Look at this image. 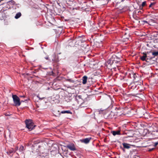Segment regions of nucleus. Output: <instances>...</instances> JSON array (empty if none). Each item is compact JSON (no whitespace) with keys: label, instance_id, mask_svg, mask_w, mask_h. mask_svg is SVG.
<instances>
[{"label":"nucleus","instance_id":"412c9836","mask_svg":"<svg viewBox=\"0 0 158 158\" xmlns=\"http://www.w3.org/2000/svg\"><path fill=\"white\" fill-rule=\"evenodd\" d=\"M66 81L71 83H74L75 82L74 80L72 79H66Z\"/></svg>","mask_w":158,"mask_h":158},{"label":"nucleus","instance_id":"ddd939ff","mask_svg":"<svg viewBox=\"0 0 158 158\" xmlns=\"http://www.w3.org/2000/svg\"><path fill=\"white\" fill-rule=\"evenodd\" d=\"M61 114V112H60L58 110L54 112V114L56 117H60Z\"/></svg>","mask_w":158,"mask_h":158},{"label":"nucleus","instance_id":"7ed1b4c3","mask_svg":"<svg viewBox=\"0 0 158 158\" xmlns=\"http://www.w3.org/2000/svg\"><path fill=\"white\" fill-rule=\"evenodd\" d=\"M118 57L115 55H112L107 61V63L110 65H112V64L116 60Z\"/></svg>","mask_w":158,"mask_h":158},{"label":"nucleus","instance_id":"b1692460","mask_svg":"<svg viewBox=\"0 0 158 158\" xmlns=\"http://www.w3.org/2000/svg\"><path fill=\"white\" fill-rule=\"evenodd\" d=\"M146 1H144V2H142V6L143 7L144 6H145V5H146Z\"/></svg>","mask_w":158,"mask_h":158},{"label":"nucleus","instance_id":"bb28decb","mask_svg":"<svg viewBox=\"0 0 158 158\" xmlns=\"http://www.w3.org/2000/svg\"><path fill=\"white\" fill-rule=\"evenodd\" d=\"M154 149V148H151V149H149L148 150V151L149 152H151V151H152Z\"/></svg>","mask_w":158,"mask_h":158},{"label":"nucleus","instance_id":"473e14b6","mask_svg":"<svg viewBox=\"0 0 158 158\" xmlns=\"http://www.w3.org/2000/svg\"><path fill=\"white\" fill-rule=\"evenodd\" d=\"M39 99H41V100H42L43 99V98H41V99L40 98H39Z\"/></svg>","mask_w":158,"mask_h":158},{"label":"nucleus","instance_id":"f8f14e48","mask_svg":"<svg viewBox=\"0 0 158 158\" xmlns=\"http://www.w3.org/2000/svg\"><path fill=\"white\" fill-rule=\"evenodd\" d=\"M104 117L105 118H111L112 115H111L110 113V112H107V113L105 114H104Z\"/></svg>","mask_w":158,"mask_h":158},{"label":"nucleus","instance_id":"393cba45","mask_svg":"<svg viewBox=\"0 0 158 158\" xmlns=\"http://www.w3.org/2000/svg\"><path fill=\"white\" fill-rule=\"evenodd\" d=\"M155 3H154V2L152 3H151L150 5H149V7H151V6H152L153 5H155Z\"/></svg>","mask_w":158,"mask_h":158},{"label":"nucleus","instance_id":"6ab92c4d","mask_svg":"<svg viewBox=\"0 0 158 158\" xmlns=\"http://www.w3.org/2000/svg\"><path fill=\"white\" fill-rule=\"evenodd\" d=\"M61 114H65V113H67V114H72V112L70 111L69 110H64V111H62L61 112Z\"/></svg>","mask_w":158,"mask_h":158},{"label":"nucleus","instance_id":"dca6fc26","mask_svg":"<svg viewBox=\"0 0 158 158\" xmlns=\"http://www.w3.org/2000/svg\"><path fill=\"white\" fill-rule=\"evenodd\" d=\"M152 56L154 58L156 56H158V51H154V52H152Z\"/></svg>","mask_w":158,"mask_h":158},{"label":"nucleus","instance_id":"f3484780","mask_svg":"<svg viewBox=\"0 0 158 158\" xmlns=\"http://www.w3.org/2000/svg\"><path fill=\"white\" fill-rule=\"evenodd\" d=\"M21 16V13L20 12H19L17 13L16 14L15 16V19H18V18H19Z\"/></svg>","mask_w":158,"mask_h":158},{"label":"nucleus","instance_id":"f257e3e1","mask_svg":"<svg viewBox=\"0 0 158 158\" xmlns=\"http://www.w3.org/2000/svg\"><path fill=\"white\" fill-rule=\"evenodd\" d=\"M26 127L29 131L34 129L36 126L34 124L32 120L30 119H26L25 121Z\"/></svg>","mask_w":158,"mask_h":158},{"label":"nucleus","instance_id":"20e7f679","mask_svg":"<svg viewBox=\"0 0 158 158\" xmlns=\"http://www.w3.org/2000/svg\"><path fill=\"white\" fill-rule=\"evenodd\" d=\"M120 60V58L118 57L117 59L112 64V65L110 66H112L113 68H115L116 66L117 67L119 66Z\"/></svg>","mask_w":158,"mask_h":158},{"label":"nucleus","instance_id":"c756f323","mask_svg":"<svg viewBox=\"0 0 158 158\" xmlns=\"http://www.w3.org/2000/svg\"><path fill=\"white\" fill-rule=\"evenodd\" d=\"M20 97H25V96L24 95L23 96H20Z\"/></svg>","mask_w":158,"mask_h":158},{"label":"nucleus","instance_id":"5701e85b","mask_svg":"<svg viewBox=\"0 0 158 158\" xmlns=\"http://www.w3.org/2000/svg\"><path fill=\"white\" fill-rule=\"evenodd\" d=\"M152 59H150L148 58H147L146 59V60H145V61L147 62H149L151 60H152Z\"/></svg>","mask_w":158,"mask_h":158},{"label":"nucleus","instance_id":"423d86ee","mask_svg":"<svg viewBox=\"0 0 158 158\" xmlns=\"http://www.w3.org/2000/svg\"><path fill=\"white\" fill-rule=\"evenodd\" d=\"M123 148H122V149L124 152L125 151L124 148L129 149L131 148V145L126 143H123Z\"/></svg>","mask_w":158,"mask_h":158},{"label":"nucleus","instance_id":"cd10ccee","mask_svg":"<svg viewBox=\"0 0 158 158\" xmlns=\"http://www.w3.org/2000/svg\"><path fill=\"white\" fill-rule=\"evenodd\" d=\"M45 59L46 60H50L49 59V58L48 57V56H47L44 57Z\"/></svg>","mask_w":158,"mask_h":158},{"label":"nucleus","instance_id":"2eb2a0df","mask_svg":"<svg viewBox=\"0 0 158 158\" xmlns=\"http://www.w3.org/2000/svg\"><path fill=\"white\" fill-rule=\"evenodd\" d=\"M87 79V77L86 76H85L83 77L82 78V83L83 84H85L86 83Z\"/></svg>","mask_w":158,"mask_h":158},{"label":"nucleus","instance_id":"c85d7f7f","mask_svg":"<svg viewBox=\"0 0 158 158\" xmlns=\"http://www.w3.org/2000/svg\"><path fill=\"white\" fill-rule=\"evenodd\" d=\"M27 101V99H26V100H25L24 101H23V100L21 101V102H20V103H21V102H24L25 101Z\"/></svg>","mask_w":158,"mask_h":158},{"label":"nucleus","instance_id":"6e6552de","mask_svg":"<svg viewBox=\"0 0 158 158\" xmlns=\"http://www.w3.org/2000/svg\"><path fill=\"white\" fill-rule=\"evenodd\" d=\"M81 95H79L76 98V100H78L77 98H78V100L77 101V102L78 104H80V106L81 107H84V106H82V104L83 103H80L79 102L82 101V99H81Z\"/></svg>","mask_w":158,"mask_h":158},{"label":"nucleus","instance_id":"9b49d317","mask_svg":"<svg viewBox=\"0 0 158 158\" xmlns=\"http://www.w3.org/2000/svg\"><path fill=\"white\" fill-rule=\"evenodd\" d=\"M15 152V151L13 149H9L8 151H7L6 153L8 155H10V154H12V155H13V154H14Z\"/></svg>","mask_w":158,"mask_h":158},{"label":"nucleus","instance_id":"7c9ffc66","mask_svg":"<svg viewBox=\"0 0 158 158\" xmlns=\"http://www.w3.org/2000/svg\"><path fill=\"white\" fill-rule=\"evenodd\" d=\"M18 149V148L17 147H16L15 148V151L17 150Z\"/></svg>","mask_w":158,"mask_h":158},{"label":"nucleus","instance_id":"f03ea898","mask_svg":"<svg viewBox=\"0 0 158 158\" xmlns=\"http://www.w3.org/2000/svg\"><path fill=\"white\" fill-rule=\"evenodd\" d=\"M12 98L15 105L16 106H19L21 104L20 99L15 95H12Z\"/></svg>","mask_w":158,"mask_h":158},{"label":"nucleus","instance_id":"a878e982","mask_svg":"<svg viewBox=\"0 0 158 158\" xmlns=\"http://www.w3.org/2000/svg\"><path fill=\"white\" fill-rule=\"evenodd\" d=\"M158 144V142H156L154 143V147H156Z\"/></svg>","mask_w":158,"mask_h":158},{"label":"nucleus","instance_id":"4468645a","mask_svg":"<svg viewBox=\"0 0 158 158\" xmlns=\"http://www.w3.org/2000/svg\"><path fill=\"white\" fill-rule=\"evenodd\" d=\"M111 133L114 136H115L116 135H119L120 134V131H112L111 132Z\"/></svg>","mask_w":158,"mask_h":158},{"label":"nucleus","instance_id":"4be33fe9","mask_svg":"<svg viewBox=\"0 0 158 158\" xmlns=\"http://www.w3.org/2000/svg\"><path fill=\"white\" fill-rule=\"evenodd\" d=\"M24 150V148L23 146H21L19 148V151L21 152H23Z\"/></svg>","mask_w":158,"mask_h":158},{"label":"nucleus","instance_id":"2f4dec72","mask_svg":"<svg viewBox=\"0 0 158 158\" xmlns=\"http://www.w3.org/2000/svg\"><path fill=\"white\" fill-rule=\"evenodd\" d=\"M143 22L145 23H148V22L147 21H144Z\"/></svg>","mask_w":158,"mask_h":158},{"label":"nucleus","instance_id":"9d476101","mask_svg":"<svg viewBox=\"0 0 158 158\" xmlns=\"http://www.w3.org/2000/svg\"><path fill=\"white\" fill-rule=\"evenodd\" d=\"M142 56H140V59L144 61L147 58V56L145 54L144 52L142 53Z\"/></svg>","mask_w":158,"mask_h":158},{"label":"nucleus","instance_id":"1a4fd4ad","mask_svg":"<svg viewBox=\"0 0 158 158\" xmlns=\"http://www.w3.org/2000/svg\"><path fill=\"white\" fill-rule=\"evenodd\" d=\"M145 54L147 56V58H148L150 59H152L153 57L151 55V54H152V51H150L149 52H145Z\"/></svg>","mask_w":158,"mask_h":158},{"label":"nucleus","instance_id":"0eeeda50","mask_svg":"<svg viewBox=\"0 0 158 158\" xmlns=\"http://www.w3.org/2000/svg\"><path fill=\"white\" fill-rule=\"evenodd\" d=\"M67 147L68 148L72 151H74L76 150L73 144H68L67 146Z\"/></svg>","mask_w":158,"mask_h":158},{"label":"nucleus","instance_id":"39448f33","mask_svg":"<svg viewBox=\"0 0 158 158\" xmlns=\"http://www.w3.org/2000/svg\"><path fill=\"white\" fill-rule=\"evenodd\" d=\"M91 138V137L87 138L85 139H82L80 140V141L82 143H84L85 144L88 143Z\"/></svg>","mask_w":158,"mask_h":158},{"label":"nucleus","instance_id":"aec40b11","mask_svg":"<svg viewBox=\"0 0 158 158\" xmlns=\"http://www.w3.org/2000/svg\"><path fill=\"white\" fill-rule=\"evenodd\" d=\"M38 147L39 148H40L41 147H44V146L45 145V143H38Z\"/></svg>","mask_w":158,"mask_h":158},{"label":"nucleus","instance_id":"a211bd4d","mask_svg":"<svg viewBox=\"0 0 158 158\" xmlns=\"http://www.w3.org/2000/svg\"><path fill=\"white\" fill-rule=\"evenodd\" d=\"M7 3H8L9 4H10L11 5H15L16 6L17 5V4H15V2L12 0L8 2Z\"/></svg>","mask_w":158,"mask_h":158}]
</instances>
